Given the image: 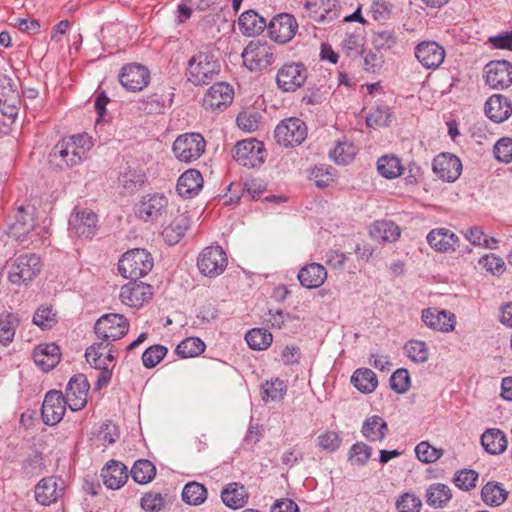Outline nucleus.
<instances>
[{
	"instance_id": "1",
	"label": "nucleus",
	"mask_w": 512,
	"mask_h": 512,
	"mask_svg": "<svg viewBox=\"0 0 512 512\" xmlns=\"http://www.w3.org/2000/svg\"><path fill=\"white\" fill-rule=\"evenodd\" d=\"M92 136L87 132L75 134L58 142L50 152V162L59 168H69L80 163L93 146Z\"/></svg>"
},
{
	"instance_id": "2",
	"label": "nucleus",
	"mask_w": 512,
	"mask_h": 512,
	"mask_svg": "<svg viewBox=\"0 0 512 512\" xmlns=\"http://www.w3.org/2000/svg\"><path fill=\"white\" fill-rule=\"evenodd\" d=\"M220 72V63L215 53L206 48L195 54L188 62L187 79L192 84L208 85Z\"/></svg>"
},
{
	"instance_id": "3",
	"label": "nucleus",
	"mask_w": 512,
	"mask_h": 512,
	"mask_svg": "<svg viewBox=\"0 0 512 512\" xmlns=\"http://www.w3.org/2000/svg\"><path fill=\"white\" fill-rule=\"evenodd\" d=\"M8 280L14 285H27L41 271L42 263L36 254H22L10 259L6 265Z\"/></svg>"
},
{
	"instance_id": "4",
	"label": "nucleus",
	"mask_w": 512,
	"mask_h": 512,
	"mask_svg": "<svg viewBox=\"0 0 512 512\" xmlns=\"http://www.w3.org/2000/svg\"><path fill=\"white\" fill-rule=\"evenodd\" d=\"M243 65L251 72H261L276 59L274 47L267 41L252 40L241 53Z\"/></svg>"
},
{
	"instance_id": "5",
	"label": "nucleus",
	"mask_w": 512,
	"mask_h": 512,
	"mask_svg": "<svg viewBox=\"0 0 512 512\" xmlns=\"http://www.w3.org/2000/svg\"><path fill=\"white\" fill-rule=\"evenodd\" d=\"M153 258L145 249H133L126 252L118 262L121 275L137 280L147 275L153 268Z\"/></svg>"
},
{
	"instance_id": "6",
	"label": "nucleus",
	"mask_w": 512,
	"mask_h": 512,
	"mask_svg": "<svg viewBox=\"0 0 512 512\" xmlns=\"http://www.w3.org/2000/svg\"><path fill=\"white\" fill-rule=\"evenodd\" d=\"M266 156L263 142L255 138L238 141L233 149V158L239 165L247 168L260 167L265 162Z\"/></svg>"
},
{
	"instance_id": "7",
	"label": "nucleus",
	"mask_w": 512,
	"mask_h": 512,
	"mask_svg": "<svg viewBox=\"0 0 512 512\" xmlns=\"http://www.w3.org/2000/svg\"><path fill=\"white\" fill-rule=\"evenodd\" d=\"M308 78V68L302 62H286L277 71L276 84L283 92H295Z\"/></svg>"
},
{
	"instance_id": "8",
	"label": "nucleus",
	"mask_w": 512,
	"mask_h": 512,
	"mask_svg": "<svg viewBox=\"0 0 512 512\" xmlns=\"http://www.w3.org/2000/svg\"><path fill=\"white\" fill-rule=\"evenodd\" d=\"M34 213L35 210L31 206H19L10 219L7 235L20 243L31 239L35 228Z\"/></svg>"
},
{
	"instance_id": "9",
	"label": "nucleus",
	"mask_w": 512,
	"mask_h": 512,
	"mask_svg": "<svg viewBox=\"0 0 512 512\" xmlns=\"http://www.w3.org/2000/svg\"><path fill=\"white\" fill-rule=\"evenodd\" d=\"M129 330V323L122 314L102 315L95 323L94 331L102 341L113 342L124 337Z\"/></svg>"
},
{
	"instance_id": "10",
	"label": "nucleus",
	"mask_w": 512,
	"mask_h": 512,
	"mask_svg": "<svg viewBox=\"0 0 512 512\" xmlns=\"http://www.w3.org/2000/svg\"><path fill=\"white\" fill-rule=\"evenodd\" d=\"M228 264L225 251L220 246H209L202 250L197 259V267L204 276L214 278L222 274Z\"/></svg>"
},
{
	"instance_id": "11",
	"label": "nucleus",
	"mask_w": 512,
	"mask_h": 512,
	"mask_svg": "<svg viewBox=\"0 0 512 512\" xmlns=\"http://www.w3.org/2000/svg\"><path fill=\"white\" fill-rule=\"evenodd\" d=\"M206 142L198 132H189L177 137L173 151L180 161L190 162L198 159L204 152Z\"/></svg>"
},
{
	"instance_id": "12",
	"label": "nucleus",
	"mask_w": 512,
	"mask_h": 512,
	"mask_svg": "<svg viewBox=\"0 0 512 512\" xmlns=\"http://www.w3.org/2000/svg\"><path fill=\"white\" fill-rule=\"evenodd\" d=\"M98 230V216L90 209L75 208L69 218V232L83 239H91Z\"/></svg>"
},
{
	"instance_id": "13",
	"label": "nucleus",
	"mask_w": 512,
	"mask_h": 512,
	"mask_svg": "<svg viewBox=\"0 0 512 512\" xmlns=\"http://www.w3.org/2000/svg\"><path fill=\"white\" fill-rule=\"evenodd\" d=\"M304 8L309 18L318 24H329L340 17L338 0H305Z\"/></svg>"
},
{
	"instance_id": "14",
	"label": "nucleus",
	"mask_w": 512,
	"mask_h": 512,
	"mask_svg": "<svg viewBox=\"0 0 512 512\" xmlns=\"http://www.w3.org/2000/svg\"><path fill=\"white\" fill-rule=\"evenodd\" d=\"M67 406L68 401L61 391H48L44 397L41 408L43 422L50 426L58 424L63 419Z\"/></svg>"
},
{
	"instance_id": "15",
	"label": "nucleus",
	"mask_w": 512,
	"mask_h": 512,
	"mask_svg": "<svg viewBox=\"0 0 512 512\" xmlns=\"http://www.w3.org/2000/svg\"><path fill=\"white\" fill-rule=\"evenodd\" d=\"M298 30L295 17L288 13L279 14L270 21L268 32L271 40L279 44L290 42Z\"/></svg>"
},
{
	"instance_id": "16",
	"label": "nucleus",
	"mask_w": 512,
	"mask_h": 512,
	"mask_svg": "<svg viewBox=\"0 0 512 512\" xmlns=\"http://www.w3.org/2000/svg\"><path fill=\"white\" fill-rule=\"evenodd\" d=\"M485 82L492 89H505L512 84V64L506 60L491 61L484 67Z\"/></svg>"
},
{
	"instance_id": "17",
	"label": "nucleus",
	"mask_w": 512,
	"mask_h": 512,
	"mask_svg": "<svg viewBox=\"0 0 512 512\" xmlns=\"http://www.w3.org/2000/svg\"><path fill=\"white\" fill-rule=\"evenodd\" d=\"M414 54L421 65L426 69H436L444 61L446 52L442 45L436 41H422L416 45Z\"/></svg>"
},
{
	"instance_id": "18",
	"label": "nucleus",
	"mask_w": 512,
	"mask_h": 512,
	"mask_svg": "<svg viewBox=\"0 0 512 512\" xmlns=\"http://www.w3.org/2000/svg\"><path fill=\"white\" fill-rule=\"evenodd\" d=\"M234 90L226 82H218L212 85L203 98V106L212 111H222L233 101Z\"/></svg>"
},
{
	"instance_id": "19",
	"label": "nucleus",
	"mask_w": 512,
	"mask_h": 512,
	"mask_svg": "<svg viewBox=\"0 0 512 512\" xmlns=\"http://www.w3.org/2000/svg\"><path fill=\"white\" fill-rule=\"evenodd\" d=\"M149 80V70L140 64H128L122 68L119 74L121 85L132 92L143 90L148 85Z\"/></svg>"
},
{
	"instance_id": "20",
	"label": "nucleus",
	"mask_w": 512,
	"mask_h": 512,
	"mask_svg": "<svg viewBox=\"0 0 512 512\" xmlns=\"http://www.w3.org/2000/svg\"><path fill=\"white\" fill-rule=\"evenodd\" d=\"M88 390L89 383L83 374H77L71 377L64 397L68 401V407L72 411H79L85 407Z\"/></svg>"
},
{
	"instance_id": "21",
	"label": "nucleus",
	"mask_w": 512,
	"mask_h": 512,
	"mask_svg": "<svg viewBox=\"0 0 512 512\" xmlns=\"http://www.w3.org/2000/svg\"><path fill=\"white\" fill-rule=\"evenodd\" d=\"M152 297V287L144 282L131 281L121 287L120 300L126 306L137 308Z\"/></svg>"
},
{
	"instance_id": "22",
	"label": "nucleus",
	"mask_w": 512,
	"mask_h": 512,
	"mask_svg": "<svg viewBox=\"0 0 512 512\" xmlns=\"http://www.w3.org/2000/svg\"><path fill=\"white\" fill-rule=\"evenodd\" d=\"M64 493V481L54 476L41 479L35 486V498L41 505L55 503Z\"/></svg>"
},
{
	"instance_id": "23",
	"label": "nucleus",
	"mask_w": 512,
	"mask_h": 512,
	"mask_svg": "<svg viewBox=\"0 0 512 512\" xmlns=\"http://www.w3.org/2000/svg\"><path fill=\"white\" fill-rule=\"evenodd\" d=\"M433 172L442 180L454 182L462 171V163L458 157L449 153L437 155L432 164Z\"/></svg>"
},
{
	"instance_id": "24",
	"label": "nucleus",
	"mask_w": 512,
	"mask_h": 512,
	"mask_svg": "<svg viewBox=\"0 0 512 512\" xmlns=\"http://www.w3.org/2000/svg\"><path fill=\"white\" fill-rule=\"evenodd\" d=\"M168 199L163 194H149L138 205L137 215L144 221H156L167 210Z\"/></svg>"
},
{
	"instance_id": "25",
	"label": "nucleus",
	"mask_w": 512,
	"mask_h": 512,
	"mask_svg": "<svg viewBox=\"0 0 512 512\" xmlns=\"http://www.w3.org/2000/svg\"><path fill=\"white\" fill-rule=\"evenodd\" d=\"M421 318L427 327L441 332L453 331L456 324V317L453 313L437 308L424 309Z\"/></svg>"
},
{
	"instance_id": "26",
	"label": "nucleus",
	"mask_w": 512,
	"mask_h": 512,
	"mask_svg": "<svg viewBox=\"0 0 512 512\" xmlns=\"http://www.w3.org/2000/svg\"><path fill=\"white\" fill-rule=\"evenodd\" d=\"M485 114L495 123L507 120L512 114V103L501 94H494L485 103Z\"/></svg>"
},
{
	"instance_id": "27",
	"label": "nucleus",
	"mask_w": 512,
	"mask_h": 512,
	"mask_svg": "<svg viewBox=\"0 0 512 512\" xmlns=\"http://www.w3.org/2000/svg\"><path fill=\"white\" fill-rule=\"evenodd\" d=\"M101 476L103 483L109 489H119L128 480L127 467L116 460H110L102 469Z\"/></svg>"
},
{
	"instance_id": "28",
	"label": "nucleus",
	"mask_w": 512,
	"mask_h": 512,
	"mask_svg": "<svg viewBox=\"0 0 512 512\" xmlns=\"http://www.w3.org/2000/svg\"><path fill=\"white\" fill-rule=\"evenodd\" d=\"M331 89L330 77L322 75L315 82L309 84L302 97V102L311 106L320 105L328 98Z\"/></svg>"
},
{
	"instance_id": "29",
	"label": "nucleus",
	"mask_w": 512,
	"mask_h": 512,
	"mask_svg": "<svg viewBox=\"0 0 512 512\" xmlns=\"http://www.w3.org/2000/svg\"><path fill=\"white\" fill-rule=\"evenodd\" d=\"M300 284L308 289L320 287L327 279L325 267L319 263H310L302 267L297 275Z\"/></svg>"
},
{
	"instance_id": "30",
	"label": "nucleus",
	"mask_w": 512,
	"mask_h": 512,
	"mask_svg": "<svg viewBox=\"0 0 512 512\" xmlns=\"http://www.w3.org/2000/svg\"><path fill=\"white\" fill-rule=\"evenodd\" d=\"M33 358L36 365L47 372L60 361V349L55 343L40 344L35 348Z\"/></svg>"
},
{
	"instance_id": "31",
	"label": "nucleus",
	"mask_w": 512,
	"mask_h": 512,
	"mask_svg": "<svg viewBox=\"0 0 512 512\" xmlns=\"http://www.w3.org/2000/svg\"><path fill=\"white\" fill-rule=\"evenodd\" d=\"M203 187V177L196 169L185 171L178 179L177 192L182 197L196 196Z\"/></svg>"
},
{
	"instance_id": "32",
	"label": "nucleus",
	"mask_w": 512,
	"mask_h": 512,
	"mask_svg": "<svg viewBox=\"0 0 512 512\" xmlns=\"http://www.w3.org/2000/svg\"><path fill=\"white\" fill-rule=\"evenodd\" d=\"M458 241V236L446 228L433 229L427 235L429 245L439 252L454 251Z\"/></svg>"
},
{
	"instance_id": "33",
	"label": "nucleus",
	"mask_w": 512,
	"mask_h": 512,
	"mask_svg": "<svg viewBox=\"0 0 512 512\" xmlns=\"http://www.w3.org/2000/svg\"><path fill=\"white\" fill-rule=\"evenodd\" d=\"M266 25V20L252 9L243 12L238 19L239 30L247 37L259 35Z\"/></svg>"
},
{
	"instance_id": "34",
	"label": "nucleus",
	"mask_w": 512,
	"mask_h": 512,
	"mask_svg": "<svg viewBox=\"0 0 512 512\" xmlns=\"http://www.w3.org/2000/svg\"><path fill=\"white\" fill-rule=\"evenodd\" d=\"M190 227V216L187 212L178 214L174 220L164 228L162 236L167 244H177Z\"/></svg>"
},
{
	"instance_id": "35",
	"label": "nucleus",
	"mask_w": 512,
	"mask_h": 512,
	"mask_svg": "<svg viewBox=\"0 0 512 512\" xmlns=\"http://www.w3.org/2000/svg\"><path fill=\"white\" fill-rule=\"evenodd\" d=\"M248 493L244 485L232 482L229 483L221 492L223 503L231 509H239L245 506L248 501Z\"/></svg>"
},
{
	"instance_id": "36",
	"label": "nucleus",
	"mask_w": 512,
	"mask_h": 512,
	"mask_svg": "<svg viewBox=\"0 0 512 512\" xmlns=\"http://www.w3.org/2000/svg\"><path fill=\"white\" fill-rule=\"evenodd\" d=\"M388 431L387 422L377 415L368 417L361 429L363 436L370 442L382 441L388 434Z\"/></svg>"
},
{
	"instance_id": "37",
	"label": "nucleus",
	"mask_w": 512,
	"mask_h": 512,
	"mask_svg": "<svg viewBox=\"0 0 512 512\" xmlns=\"http://www.w3.org/2000/svg\"><path fill=\"white\" fill-rule=\"evenodd\" d=\"M426 503L435 509L447 506L452 499L450 487L443 483H433L426 490Z\"/></svg>"
},
{
	"instance_id": "38",
	"label": "nucleus",
	"mask_w": 512,
	"mask_h": 512,
	"mask_svg": "<svg viewBox=\"0 0 512 512\" xmlns=\"http://www.w3.org/2000/svg\"><path fill=\"white\" fill-rule=\"evenodd\" d=\"M370 236L378 242H394L400 236L399 227L392 221H375L369 230Z\"/></svg>"
},
{
	"instance_id": "39",
	"label": "nucleus",
	"mask_w": 512,
	"mask_h": 512,
	"mask_svg": "<svg viewBox=\"0 0 512 512\" xmlns=\"http://www.w3.org/2000/svg\"><path fill=\"white\" fill-rule=\"evenodd\" d=\"M481 444L488 453L497 455L506 450L507 439L503 431L492 428L482 434Z\"/></svg>"
},
{
	"instance_id": "40",
	"label": "nucleus",
	"mask_w": 512,
	"mask_h": 512,
	"mask_svg": "<svg viewBox=\"0 0 512 512\" xmlns=\"http://www.w3.org/2000/svg\"><path fill=\"white\" fill-rule=\"evenodd\" d=\"M351 382L362 393H372L377 385L378 380L376 374L368 368L357 369L352 377Z\"/></svg>"
},
{
	"instance_id": "41",
	"label": "nucleus",
	"mask_w": 512,
	"mask_h": 512,
	"mask_svg": "<svg viewBox=\"0 0 512 512\" xmlns=\"http://www.w3.org/2000/svg\"><path fill=\"white\" fill-rule=\"evenodd\" d=\"M507 497L508 492L497 482H488L481 490V498L489 506H500Z\"/></svg>"
},
{
	"instance_id": "42",
	"label": "nucleus",
	"mask_w": 512,
	"mask_h": 512,
	"mask_svg": "<svg viewBox=\"0 0 512 512\" xmlns=\"http://www.w3.org/2000/svg\"><path fill=\"white\" fill-rule=\"evenodd\" d=\"M156 475L154 464L147 459L137 460L132 469L131 476L136 483L147 484L151 482Z\"/></svg>"
},
{
	"instance_id": "43",
	"label": "nucleus",
	"mask_w": 512,
	"mask_h": 512,
	"mask_svg": "<svg viewBox=\"0 0 512 512\" xmlns=\"http://www.w3.org/2000/svg\"><path fill=\"white\" fill-rule=\"evenodd\" d=\"M377 170L384 178L394 179L402 173L403 167L398 157L384 155L377 161Z\"/></svg>"
},
{
	"instance_id": "44",
	"label": "nucleus",
	"mask_w": 512,
	"mask_h": 512,
	"mask_svg": "<svg viewBox=\"0 0 512 512\" xmlns=\"http://www.w3.org/2000/svg\"><path fill=\"white\" fill-rule=\"evenodd\" d=\"M393 115L388 105H378L366 116V123L369 128L374 126L387 127L392 124Z\"/></svg>"
},
{
	"instance_id": "45",
	"label": "nucleus",
	"mask_w": 512,
	"mask_h": 512,
	"mask_svg": "<svg viewBox=\"0 0 512 512\" xmlns=\"http://www.w3.org/2000/svg\"><path fill=\"white\" fill-rule=\"evenodd\" d=\"M276 142L285 148L300 145L307 138V130H274Z\"/></svg>"
},
{
	"instance_id": "46",
	"label": "nucleus",
	"mask_w": 512,
	"mask_h": 512,
	"mask_svg": "<svg viewBox=\"0 0 512 512\" xmlns=\"http://www.w3.org/2000/svg\"><path fill=\"white\" fill-rule=\"evenodd\" d=\"M356 152L357 149L353 143L348 141H338L335 148L330 151L329 156L337 164L345 165L354 159Z\"/></svg>"
},
{
	"instance_id": "47",
	"label": "nucleus",
	"mask_w": 512,
	"mask_h": 512,
	"mask_svg": "<svg viewBox=\"0 0 512 512\" xmlns=\"http://www.w3.org/2000/svg\"><path fill=\"white\" fill-rule=\"evenodd\" d=\"M207 498V490L204 485L198 482L187 483L182 491V499L190 505H200Z\"/></svg>"
},
{
	"instance_id": "48",
	"label": "nucleus",
	"mask_w": 512,
	"mask_h": 512,
	"mask_svg": "<svg viewBox=\"0 0 512 512\" xmlns=\"http://www.w3.org/2000/svg\"><path fill=\"white\" fill-rule=\"evenodd\" d=\"M205 350L204 342L198 337H189L181 341L175 352L181 358H191L200 355Z\"/></svg>"
},
{
	"instance_id": "49",
	"label": "nucleus",
	"mask_w": 512,
	"mask_h": 512,
	"mask_svg": "<svg viewBox=\"0 0 512 512\" xmlns=\"http://www.w3.org/2000/svg\"><path fill=\"white\" fill-rule=\"evenodd\" d=\"M246 342L251 349L264 350L272 343V334L265 329L254 328L247 332Z\"/></svg>"
},
{
	"instance_id": "50",
	"label": "nucleus",
	"mask_w": 512,
	"mask_h": 512,
	"mask_svg": "<svg viewBox=\"0 0 512 512\" xmlns=\"http://www.w3.org/2000/svg\"><path fill=\"white\" fill-rule=\"evenodd\" d=\"M17 324L18 320L14 314L3 313L0 315V345H7L13 340Z\"/></svg>"
},
{
	"instance_id": "51",
	"label": "nucleus",
	"mask_w": 512,
	"mask_h": 512,
	"mask_svg": "<svg viewBox=\"0 0 512 512\" xmlns=\"http://www.w3.org/2000/svg\"><path fill=\"white\" fill-rule=\"evenodd\" d=\"M236 123L238 128H258L265 124L263 115L255 108H247L241 111L236 118Z\"/></svg>"
},
{
	"instance_id": "52",
	"label": "nucleus",
	"mask_w": 512,
	"mask_h": 512,
	"mask_svg": "<svg viewBox=\"0 0 512 512\" xmlns=\"http://www.w3.org/2000/svg\"><path fill=\"white\" fill-rule=\"evenodd\" d=\"M372 455V448L363 442L353 444L348 453L352 465L364 466Z\"/></svg>"
},
{
	"instance_id": "53",
	"label": "nucleus",
	"mask_w": 512,
	"mask_h": 512,
	"mask_svg": "<svg viewBox=\"0 0 512 512\" xmlns=\"http://www.w3.org/2000/svg\"><path fill=\"white\" fill-rule=\"evenodd\" d=\"M415 453L419 461L430 464L441 458L443 450L432 446L427 441H422L416 446Z\"/></svg>"
},
{
	"instance_id": "54",
	"label": "nucleus",
	"mask_w": 512,
	"mask_h": 512,
	"mask_svg": "<svg viewBox=\"0 0 512 512\" xmlns=\"http://www.w3.org/2000/svg\"><path fill=\"white\" fill-rule=\"evenodd\" d=\"M404 349L407 356L414 362L424 363L429 359V350L423 341L411 340Z\"/></svg>"
},
{
	"instance_id": "55",
	"label": "nucleus",
	"mask_w": 512,
	"mask_h": 512,
	"mask_svg": "<svg viewBox=\"0 0 512 512\" xmlns=\"http://www.w3.org/2000/svg\"><path fill=\"white\" fill-rule=\"evenodd\" d=\"M365 39L361 34L352 33L345 37L342 48L349 57H358L364 54Z\"/></svg>"
},
{
	"instance_id": "56",
	"label": "nucleus",
	"mask_w": 512,
	"mask_h": 512,
	"mask_svg": "<svg viewBox=\"0 0 512 512\" xmlns=\"http://www.w3.org/2000/svg\"><path fill=\"white\" fill-rule=\"evenodd\" d=\"M168 350L162 345H153L142 354V362L146 368H154L166 356Z\"/></svg>"
},
{
	"instance_id": "57",
	"label": "nucleus",
	"mask_w": 512,
	"mask_h": 512,
	"mask_svg": "<svg viewBox=\"0 0 512 512\" xmlns=\"http://www.w3.org/2000/svg\"><path fill=\"white\" fill-rule=\"evenodd\" d=\"M397 42V37L393 30H380L376 31L372 37V44L377 50H389Z\"/></svg>"
},
{
	"instance_id": "58",
	"label": "nucleus",
	"mask_w": 512,
	"mask_h": 512,
	"mask_svg": "<svg viewBox=\"0 0 512 512\" xmlns=\"http://www.w3.org/2000/svg\"><path fill=\"white\" fill-rule=\"evenodd\" d=\"M119 183L127 192L132 193L142 186L144 179L142 174L129 169L119 176Z\"/></svg>"
},
{
	"instance_id": "59",
	"label": "nucleus",
	"mask_w": 512,
	"mask_h": 512,
	"mask_svg": "<svg viewBox=\"0 0 512 512\" xmlns=\"http://www.w3.org/2000/svg\"><path fill=\"white\" fill-rule=\"evenodd\" d=\"M33 323L41 329H50L57 323L56 314L49 307H40L33 316Z\"/></svg>"
},
{
	"instance_id": "60",
	"label": "nucleus",
	"mask_w": 512,
	"mask_h": 512,
	"mask_svg": "<svg viewBox=\"0 0 512 512\" xmlns=\"http://www.w3.org/2000/svg\"><path fill=\"white\" fill-rule=\"evenodd\" d=\"M410 386V376L407 369H397L390 377V387L397 393H405Z\"/></svg>"
},
{
	"instance_id": "61",
	"label": "nucleus",
	"mask_w": 512,
	"mask_h": 512,
	"mask_svg": "<svg viewBox=\"0 0 512 512\" xmlns=\"http://www.w3.org/2000/svg\"><path fill=\"white\" fill-rule=\"evenodd\" d=\"M396 507L398 512H420L422 501L412 493H405L397 500Z\"/></svg>"
},
{
	"instance_id": "62",
	"label": "nucleus",
	"mask_w": 512,
	"mask_h": 512,
	"mask_svg": "<svg viewBox=\"0 0 512 512\" xmlns=\"http://www.w3.org/2000/svg\"><path fill=\"white\" fill-rule=\"evenodd\" d=\"M478 479V473L472 469H463L458 471L453 481L457 487L462 490H470L476 486V481Z\"/></svg>"
},
{
	"instance_id": "63",
	"label": "nucleus",
	"mask_w": 512,
	"mask_h": 512,
	"mask_svg": "<svg viewBox=\"0 0 512 512\" xmlns=\"http://www.w3.org/2000/svg\"><path fill=\"white\" fill-rule=\"evenodd\" d=\"M287 386L283 380L275 378L271 381H267L263 385V393L267 398L273 401L280 400L286 393Z\"/></svg>"
},
{
	"instance_id": "64",
	"label": "nucleus",
	"mask_w": 512,
	"mask_h": 512,
	"mask_svg": "<svg viewBox=\"0 0 512 512\" xmlns=\"http://www.w3.org/2000/svg\"><path fill=\"white\" fill-rule=\"evenodd\" d=\"M494 156L497 160L504 163L512 161V139L503 137L499 139L494 145Z\"/></svg>"
}]
</instances>
